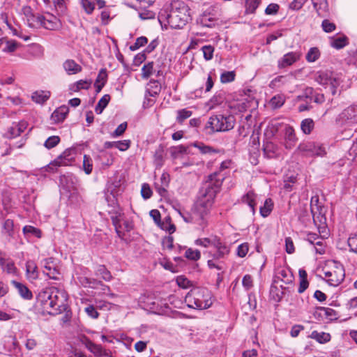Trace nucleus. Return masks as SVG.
<instances>
[{"label": "nucleus", "mask_w": 357, "mask_h": 357, "mask_svg": "<svg viewBox=\"0 0 357 357\" xmlns=\"http://www.w3.org/2000/svg\"><path fill=\"white\" fill-rule=\"evenodd\" d=\"M220 183H205L201 188L197 202L190 213L179 214L187 223L195 224L204 229L208 225V216L211 212Z\"/></svg>", "instance_id": "nucleus-1"}, {"label": "nucleus", "mask_w": 357, "mask_h": 357, "mask_svg": "<svg viewBox=\"0 0 357 357\" xmlns=\"http://www.w3.org/2000/svg\"><path fill=\"white\" fill-rule=\"evenodd\" d=\"M67 300L66 291L56 287L45 288L37 296V302L43 310L52 315L61 314L66 310Z\"/></svg>", "instance_id": "nucleus-2"}, {"label": "nucleus", "mask_w": 357, "mask_h": 357, "mask_svg": "<svg viewBox=\"0 0 357 357\" xmlns=\"http://www.w3.org/2000/svg\"><path fill=\"white\" fill-rule=\"evenodd\" d=\"M187 12L188 7L183 1L172 0L160 10L158 22H187Z\"/></svg>", "instance_id": "nucleus-3"}, {"label": "nucleus", "mask_w": 357, "mask_h": 357, "mask_svg": "<svg viewBox=\"0 0 357 357\" xmlns=\"http://www.w3.org/2000/svg\"><path fill=\"white\" fill-rule=\"evenodd\" d=\"M212 247L215 249L213 253L210 252L211 259L207 261L209 268H215L218 271H224L226 268L225 260L229 256L231 247L224 240L217 235H213Z\"/></svg>", "instance_id": "nucleus-4"}, {"label": "nucleus", "mask_w": 357, "mask_h": 357, "mask_svg": "<svg viewBox=\"0 0 357 357\" xmlns=\"http://www.w3.org/2000/svg\"><path fill=\"white\" fill-rule=\"evenodd\" d=\"M211 291L206 288L192 289L185 297V303L190 308L204 310L212 305Z\"/></svg>", "instance_id": "nucleus-5"}, {"label": "nucleus", "mask_w": 357, "mask_h": 357, "mask_svg": "<svg viewBox=\"0 0 357 357\" xmlns=\"http://www.w3.org/2000/svg\"><path fill=\"white\" fill-rule=\"evenodd\" d=\"M76 182V178L72 175H63L60 177L61 194L68 199L70 204H78L81 200Z\"/></svg>", "instance_id": "nucleus-6"}, {"label": "nucleus", "mask_w": 357, "mask_h": 357, "mask_svg": "<svg viewBox=\"0 0 357 357\" xmlns=\"http://www.w3.org/2000/svg\"><path fill=\"white\" fill-rule=\"evenodd\" d=\"M324 279L333 287L338 286L344 280L345 273L343 266L337 261H333L323 269Z\"/></svg>", "instance_id": "nucleus-7"}, {"label": "nucleus", "mask_w": 357, "mask_h": 357, "mask_svg": "<svg viewBox=\"0 0 357 357\" xmlns=\"http://www.w3.org/2000/svg\"><path fill=\"white\" fill-rule=\"evenodd\" d=\"M235 121L232 115H213L208 119L206 127L211 128L212 132H225L234 128Z\"/></svg>", "instance_id": "nucleus-8"}, {"label": "nucleus", "mask_w": 357, "mask_h": 357, "mask_svg": "<svg viewBox=\"0 0 357 357\" xmlns=\"http://www.w3.org/2000/svg\"><path fill=\"white\" fill-rule=\"evenodd\" d=\"M315 79L320 85L328 88L333 96L337 93V89L342 82L337 74L329 70L318 72Z\"/></svg>", "instance_id": "nucleus-9"}, {"label": "nucleus", "mask_w": 357, "mask_h": 357, "mask_svg": "<svg viewBox=\"0 0 357 357\" xmlns=\"http://www.w3.org/2000/svg\"><path fill=\"white\" fill-rule=\"evenodd\" d=\"M257 106V100L250 96L243 97L229 105V108L235 114L241 113L248 110L255 109Z\"/></svg>", "instance_id": "nucleus-10"}, {"label": "nucleus", "mask_w": 357, "mask_h": 357, "mask_svg": "<svg viewBox=\"0 0 357 357\" xmlns=\"http://www.w3.org/2000/svg\"><path fill=\"white\" fill-rule=\"evenodd\" d=\"M75 162V153L72 149L65 150L62 154L47 165V168L54 172L57 167L71 165Z\"/></svg>", "instance_id": "nucleus-11"}, {"label": "nucleus", "mask_w": 357, "mask_h": 357, "mask_svg": "<svg viewBox=\"0 0 357 357\" xmlns=\"http://www.w3.org/2000/svg\"><path fill=\"white\" fill-rule=\"evenodd\" d=\"M338 121L344 126H353L357 123V104L352 105L344 109L337 119Z\"/></svg>", "instance_id": "nucleus-12"}, {"label": "nucleus", "mask_w": 357, "mask_h": 357, "mask_svg": "<svg viewBox=\"0 0 357 357\" xmlns=\"http://www.w3.org/2000/svg\"><path fill=\"white\" fill-rule=\"evenodd\" d=\"M109 214L118 236L123 238L121 222L125 216L123 209L119 206H114L109 211Z\"/></svg>", "instance_id": "nucleus-13"}, {"label": "nucleus", "mask_w": 357, "mask_h": 357, "mask_svg": "<svg viewBox=\"0 0 357 357\" xmlns=\"http://www.w3.org/2000/svg\"><path fill=\"white\" fill-rule=\"evenodd\" d=\"M294 281V275L289 267L279 266L275 269L274 282H282L284 284L291 285Z\"/></svg>", "instance_id": "nucleus-14"}, {"label": "nucleus", "mask_w": 357, "mask_h": 357, "mask_svg": "<svg viewBox=\"0 0 357 357\" xmlns=\"http://www.w3.org/2000/svg\"><path fill=\"white\" fill-rule=\"evenodd\" d=\"M44 268V273L47 275L50 279L58 280L59 271L57 269L55 259L52 257L47 258L41 261Z\"/></svg>", "instance_id": "nucleus-15"}, {"label": "nucleus", "mask_w": 357, "mask_h": 357, "mask_svg": "<svg viewBox=\"0 0 357 357\" xmlns=\"http://www.w3.org/2000/svg\"><path fill=\"white\" fill-rule=\"evenodd\" d=\"M0 268L2 271L13 276H15L18 273V269L15 266V264L10 258H6L4 254L0 251Z\"/></svg>", "instance_id": "nucleus-16"}, {"label": "nucleus", "mask_w": 357, "mask_h": 357, "mask_svg": "<svg viewBox=\"0 0 357 357\" xmlns=\"http://www.w3.org/2000/svg\"><path fill=\"white\" fill-rule=\"evenodd\" d=\"M295 81V77L292 75H280L276 77L270 83V87L272 89L284 87L289 89V85Z\"/></svg>", "instance_id": "nucleus-17"}, {"label": "nucleus", "mask_w": 357, "mask_h": 357, "mask_svg": "<svg viewBox=\"0 0 357 357\" xmlns=\"http://www.w3.org/2000/svg\"><path fill=\"white\" fill-rule=\"evenodd\" d=\"M298 141L296 136L295 130L292 126H287L284 128V146L287 149H293Z\"/></svg>", "instance_id": "nucleus-18"}, {"label": "nucleus", "mask_w": 357, "mask_h": 357, "mask_svg": "<svg viewBox=\"0 0 357 357\" xmlns=\"http://www.w3.org/2000/svg\"><path fill=\"white\" fill-rule=\"evenodd\" d=\"M169 174L167 172H163L160 176V181L155 183L156 191L161 197H165L167 195V188L169 186Z\"/></svg>", "instance_id": "nucleus-19"}, {"label": "nucleus", "mask_w": 357, "mask_h": 357, "mask_svg": "<svg viewBox=\"0 0 357 357\" xmlns=\"http://www.w3.org/2000/svg\"><path fill=\"white\" fill-rule=\"evenodd\" d=\"M231 165L230 160H225L222 162L220 166V171L218 173H215L209 176L210 180L207 181L206 183H216L218 181L220 183V185H222V182L225 178V174L222 173L225 169L229 168Z\"/></svg>", "instance_id": "nucleus-20"}, {"label": "nucleus", "mask_w": 357, "mask_h": 357, "mask_svg": "<svg viewBox=\"0 0 357 357\" xmlns=\"http://www.w3.org/2000/svg\"><path fill=\"white\" fill-rule=\"evenodd\" d=\"M26 277L30 282H33L38 278L39 272L38 266L34 261L28 260L26 262Z\"/></svg>", "instance_id": "nucleus-21"}, {"label": "nucleus", "mask_w": 357, "mask_h": 357, "mask_svg": "<svg viewBox=\"0 0 357 357\" xmlns=\"http://www.w3.org/2000/svg\"><path fill=\"white\" fill-rule=\"evenodd\" d=\"M298 149L301 151L311 152L312 155L319 156H323L326 154L325 149L323 147L320 146H316L314 143L312 142L300 144Z\"/></svg>", "instance_id": "nucleus-22"}, {"label": "nucleus", "mask_w": 357, "mask_h": 357, "mask_svg": "<svg viewBox=\"0 0 357 357\" xmlns=\"http://www.w3.org/2000/svg\"><path fill=\"white\" fill-rule=\"evenodd\" d=\"M221 15V10L217 6H211L207 8L203 15L202 21L213 22L218 21Z\"/></svg>", "instance_id": "nucleus-23"}, {"label": "nucleus", "mask_w": 357, "mask_h": 357, "mask_svg": "<svg viewBox=\"0 0 357 357\" xmlns=\"http://www.w3.org/2000/svg\"><path fill=\"white\" fill-rule=\"evenodd\" d=\"M300 54L298 52H289L283 56L279 61L278 66L280 68H285L292 65L300 59Z\"/></svg>", "instance_id": "nucleus-24"}, {"label": "nucleus", "mask_w": 357, "mask_h": 357, "mask_svg": "<svg viewBox=\"0 0 357 357\" xmlns=\"http://www.w3.org/2000/svg\"><path fill=\"white\" fill-rule=\"evenodd\" d=\"M11 283L22 298L31 300L33 298L32 292L25 284L15 280H12Z\"/></svg>", "instance_id": "nucleus-25"}, {"label": "nucleus", "mask_w": 357, "mask_h": 357, "mask_svg": "<svg viewBox=\"0 0 357 357\" xmlns=\"http://www.w3.org/2000/svg\"><path fill=\"white\" fill-rule=\"evenodd\" d=\"M63 67L69 75H75L82 71V66L73 59H68L63 63Z\"/></svg>", "instance_id": "nucleus-26"}, {"label": "nucleus", "mask_w": 357, "mask_h": 357, "mask_svg": "<svg viewBox=\"0 0 357 357\" xmlns=\"http://www.w3.org/2000/svg\"><path fill=\"white\" fill-rule=\"evenodd\" d=\"M6 27L8 30L10 31V33L12 35L17 36L18 38H20L24 40H28L30 38V36L29 35H27L22 31L20 24L8 23L6 24Z\"/></svg>", "instance_id": "nucleus-27"}, {"label": "nucleus", "mask_w": 357, "mask_h": 357, "mask_svg": "<svg viewBox=\"0 0 357 357\" xmlns=\"http://www.w3.org/2000/svg\"><path fill=\"white\" fill-rule=\"evenodd\" d=\"M264 153L268 158H275L279 155L278 146L271 142H268L264 146Z\"/></svg>", "instance_id": "nucleus-28"}, {"label": "nucleus", "mask_w": 357, "mask_h": 357, "mask_svg": "<svg viewBox=\"0 0 357 357\" xmlns=\"http://www.w3.org/2000/svg\"><path fill=\"white\" fill-rule=\"evenodd\" d=\"M160 90L161 86L160 83L156 80H151L146 87L145 98L148 96L155 97L160 93Z\"/></svg>", "instance_id": "nucleus-29"}, {"label": "nucleus", "mask_w": 357, "mask_h": 357, "mask_svg": "<svg viewBox=\"0 0 357 357\" xmlns=\"http://www.w3.org/2000/svg\"><path fill=\"white\" fill-rule=\"evenodd\" d=\"M126 4L130 8L139 7L141 9H146L151 6L155 0H125Z\"/></svg>", "instance_id": "nucleus-30"}, {"label": "nucleus", "mask_w": 357, "mask_h": 357, "mask_svg": "<svg viewBox=\"0 0 357 357\" xmlns=\"http://www.w3.org/2000/svg\"><path fill=\"white\" fill-rule=\"evenodd\" d=\"M68 113V108L66 106L57 108L52 114L51 119L55 123L62 122Z\"/></svg>", "instance_id": "nucleus-31"}, {"label": "nucleus", "mask_w": 357, "mask_h": 357, "mask_svg": "<svg viewBox=\"0 0 357 357\" xmlns=\"http://www.w3.org/2000/svg\"><path fill=\"white\" fill-rule=\"evenodd\" d=\"M224 100L223 95L221 93H217L206 103V107L208 110L213 109L222 105Z\"/></svg>", "instance_id": "nucleus-32"}, {"label": "nucleus", "mask_w": 357, "mask_h": 357, "mask_svg": "<svg viewBox=\"0 0 357 357\" xmlns=\"http://www.w3.org/2000/svg\"><path fill=\"white\" fill-rule=\"evenodd\" d=\"M50 97V92L48 91H38L33 93L32 99L37 103L43 104Z\"/></svg>", "instance_id": "nucleus-33"}, {"label": "nucleus", "mask_w": 357, "mask_h": 357, "mask_svg": "<svg viewBox=\"0 0 357 357\" xmlns=\"http://www.w3.org/2000/svg\"><path fill=\"white\" fill-rule=\"evenodd\" d=\"M348 38L345 36L333 38L331 41V45L336 50L344 47L348 45Z\"/></svg>", "instance_id": "nucleus-34"}, {"label": "nucleus", "mask_w": 357, "mask_h": 357, "mask_svg": "<svg viewBox=\"0 0 357 357\" xmlns=\"http://www.w3.org/2000/svg\"><path fill=\"white\" fill-rule=\"evenodd\" d=\"M257 195L252 191L248 192L243 197V201L247 204L253 214L255 213V206Z\"/></svg>", "instance_id": "nucleus-35"}, {"label": "nucleus", "mask_w": 357, "mask_h": 357, "mask_svg": "<svg viewBox=\"0 0 357 357\" xmlns=\"http://www.w3.org/2000/svg\"><path fill=\"white\" fill-rule=\"evenodd\" d=\"M86 347L89 350L97 356H102L105 355V350L101 345L96 344L91 340H87L86 342Z\"/></svg>", "instance_id": "nucleus-36"}, {"label": "nucleus", "mask_w": 357, "mask_h": 357, "mask_svg": "<svg viewBox=\"0 0 357 357\" xmlns=\"http://www.w3.org/2000/svg\"><path fill=\"white\" fill-rule=\"evenodd\" d=\"M314 128V122L312 119H303L301 123V129L305 135H310Z\"/></svg>", "instance_id": "nucleus-37"}, {"label": "nucleus", "mask_w": 357, "mask_h": 357, "mask_svg": "<svg viewBox=\"0 0 357 357\" xmlns=\"http://www.w3.org/2000/svg\"><path fill=\"white\" fill-rule=\"evenodd\" d=\"M273 208V202L271 199H266L263 206L259 208L260 214L262 217L266 218L270 215Z\"/></svg>", "instance_id": "nucleus-38"}, {"label": "nucleus", "mask_w": 357, "mask_h": 357, "mask_svg": "<svg viewBox=\"0 0 357 357\" xmlns=\"http://www.w3.org/2000/svg\"><path fill=\"white\" fill-rule=\"evenodd\" d=\"M110 101V96L108 94L104 95L98 101L97 105L95 107V111L98 114H100L104 109L107 106Z\"/></svg>", "instance_id": "nucleus-39"}, {"label": "nucleus", "mask_w": 357, "mask_h": 357, "mask_svg": "<svg viewBox=\"0 0 357 357\" xmlns=\"http://www.w3.org/2000/svg\"><path fill=\"white\" fill-rule=\"evenodd\" d=\"M311 337L319 343H326L331 340L330 334L324 332L319 333L317 331H313Z\"/></svg>", "instance_id": "nucleus-40"}, {"label": "nucleus", "mask_w": 357, "mask_h": 357, "mask_svg": "<svg viewBox=\"0 0 357 357\" xmlns=\"http://www.w3.org/2000/svg\"><path fill=\"white\" fill-rule=\"evenodd\" d=\"M162 230L168 231L169 234H172L175 231L176 227L171 222L169 217H166L162 222L158 225Z\"/></svg>", "instance_id": "nucleus-41"}, {"label": "nucleus", "mask_w": 357, "mask_h": 357, "mask_svg": "<svg viewBox=\"0 0 357 357\" xmlns=\"http://www.w3.org/2000/svg\"><path fill=\"white\" fill-rule=\"evenodd\" d=\"M319 312L320 314L325 316L328 320H334L337 318V313L332 308L321 307Z\"/></svg>", "instance_id": "nucleus-42"}, {"label": "nucleus", "mask_w": 357, "mask_h": 357, "mask_svg": "<svg viewBox=\"0 0 357 357\" xmlns=\"http://www.w3.org/2000/svg\"><path fill=\"white\" fill-rule=\"evenodd\" d=\"M185 257L192 261H198L201 258V252L199 250L188 248L185 252Z\"/></svg>", "instance_id": "nucleus-43"}, {"label": "nucleus", "mask_w": 357, "mask_h": 357, "mask_svg": "<svg viewBox=\"0 0 357 357\" xmlns=\"http://www.w3.org/2000/svg\"><path fill=\"white\" fill-rule=\"evenodd\" d=\"M82 168L84 172L88 175L93 171V160L88 155H84L83 157Z\"/></svg>", "instance_id": "nucleus-44"}, {"label": "nucleus", "mask_w": 357, "mask_h": 357, "mask_svg": "<svg viewBox=\"0 0 357 357\" xmlns=\"http://www.w3.org/2000/svg\"><path fill=\"white\" fill-rule=\"evenodd\" d=\"M284 101L285 98L283 96L276 95L271 99L269 104L272 108L278 109L284 105Z\"/></svg>", "instance_id": "nucleus-45"}, {"label": "nucleus", "mask_w": 357, "mask_h": 357, "mask_svg": "<svg viewBox=\"0 0 357 357\" xmlns=\"http://www.w3.org/2000/svg\"><path fill=\"white\" fill-rule=\"evenodd\" d=\"M96 275L100 276L105 281H110L112 278L111 273L105 268V266L100 265L96 270Z\"/></svg>", "instance_id": "nucleus-46"}, {"label": "nucleus", "mask_w": 357, "mask_h": 357, "mask_svg": "<svg viewBox=\"0 0 357 357\" xmlns=\"http://www.w3.org/2000/svg\"><path fill=\"white\" fill-rule=\"evenodd\" d=\"M319 202V199L317 197H312L311 199V212L313 215L314 220H315L317 214H321L322 213V208L318 206L317 203Z\"/></svg>", "instance_id": "nucleus-47"}, {"label": "nucleus", "mask_w": 357, "mask_h": 357, "mask_svg": "<svg viewBox=\"0 0 357 357\" xmlns=\"http://www.w3.org/2000/svg\"><path fill=\"white\" fill-rule=\"evenodd\" d=\"M67 0H52L54 6L59 15H63L67 9Z\"/></svg>", "instance_id": "nucleus-48"}, {"label": "nucleus", "mask_w": 357, "mask_h": 357, "mask_svg": "<svg viewBox=\"0 0 357 357\" xmlns=\"http://www.w3.org/2000/svg\"><path fill=\"white\" fill-rule=\"evenodd\" d=\"M176 121L179 123H182L185 119L190 118L192 112L187 109H182L177 111Z\"/></svg>", "instance_id": "nucleus-49"}, {"label": "nucleus", "mask_w": 357, "mask_h": 357, "mask_svg": "<svg viewBox=\"0 0 357 357\" xmlns=\"http://www.w3.org/2000/svg\"><path fill=\"white\" fill-rule=\"evenodd\" d=\"M320 56V52L317 47H311L306 54V59L308 62H314Z\"/></svg>", "instance_id": "nucleus-50"}, {"label": "nucleus", "mask_w": 357, "mask_h": 357, "mask_svg": "<svg viewBox=\"0 0 357 357\" xmlns=\"http://www.w3.org/2000/svg\"><path fill=\"white\" fill-rule=\"evenodd\" d=\"M78 282L84 287L95 288V284L97 283L96 280H91L89 278L84 275L77 276Z\"/></svg>", "instance_id": "nucleus-51"}, {"label": "nucleus", "mask_w": 357, "mask_h": 357, "mask_svg": "<svg viewBox=\"0 0 357 357\" xmlns=\"http://www.w3.org/2000/svg\"><path fill=\"white\" fill-rule=\"evenodd\" d=\"M349 251L357 254V232L352 234L347 239Z\"/></svg>", "instance_id": "nucleus-52"}, {"label": "nucleus", "mask_w": 357, "mask_h": 357, "mask_svg": "<svg viewBox=\"0 0 357 357\" xmlns=\"http://www.w3.org/2000/svg\"><path fill=\"white\" fill-rule=\"evenodd\" d=\"M259 0H245V13H253L259 6Z\"/></svg>", "instance_id": "nucleus-53"}, {"label": "nucleus", "mask_w": 357, "mask_h": 357, "mask_svg": "<svg viewBox=\"0 0 357 357\" xmlns=\"http://www.w3.org/2000/svg\"><path fill=\"white\" fill-rule=\"evenodd\" d=\"M213 241V236H211L209 238H199L195 241V244L196 245L206 248L209 246H212Z\"/></svg>", "instance_id": "nucleus-54"}, {"label": "nucleus", "mask_w": 357, "mask_h": 357, "mask_svg": "<svg viewBox=\"0 0 357 357\" xmlns=\"http://www.w3.org/2000/svg\"><path fill=\"white\" fill-rule=\"evenodd\" d=\"M60 142V137L56 135L49 137L44 143V146L47 149L55 147Z\"/></svg>", "instance_id": "nucleus-55"}, {"label": "nucleus", "mask_w": 357, "mask_h": 357, "mask_svg": "<svg viewBox=\"0 0 357 357\" xmlns=\"http://www.w3.org/2000/svg\"><path fill=\"white\" fill-rule=\"evenodd\" d=\"M96 306L89 305L84 308V312L88 317L93 319H96L99 317V312L97 310Z\"/></svg>", "instance_id": "nucleus-56"}, {"label": "nucleus", "mask_w": 357, "mask_h": 357, "mask_svg": "<svg viewBox=\"0 0 357 357\" xmlns=\"http://www.w3.org/2000/svg\"><path fill=\"white\" fill-rule=\"evenodd\" d=\"M204 58L206 61H210L213 57L214 47L212 45H204L202 47Z\"/></svg>", "instance_id": "nucleus-57"}, {"label": "nucleus", "mask_w": 357, "mask_h": 357, "mask_svg": "<svg viewBox=\"0 0 357 357\" xmlns=\"http://www.w3.org/2000/svg\"><path fill=\"white\" fill-rule=\"evenodd\" d=\"M153 73V62H149L142 68L143 78L147 79Z\"/></svg>", "instance_id": "nucleus-58"}, {"label": "nucleus", "mask_w": 357, "mask_h": 357, "mask_svg": "<svg viewBox=\"0 0 357 357\" xmlns=\"http://www.w3.org/2000/svg\"><path fill=\"white\" fill-rule=\"evenodd\" d=\"M91 82L88 80L80 79L75 83L72 90L74 91H78L81 89H87L89 88Z\"/></svg>", "instance_id": "nucleus-59"}, {"label": "nucleus", "mask_w": 357, "mask_h": 357, "mask_svg": "<svg viewBox=\"0 0 357 357\" xmlns=\"http://www.w3.org/2000/svg\"><path fill=\"white\" fill-rule=\"evenodd\" d=\"M236 74L234 71H225L220 75L222 83H229L234 80Z\"/></svg>", "instance_id": "nucleus-60"}, {"label": "nucleus", "mask_w": 357, "mask_h": 357, "mask_svg": "<svg viewBox=\"0 0 357 357\" xmlns=\"http://www.w3.org/2000/svg\"><path fill=\"white\" fill-rule=\"evenodd\" d=\"M176 283L177 284L183 288V289H187L192 285V282L190 280H189L186 277L183 275H179L176 278Z\"/></svg>", "instance_id": "nucleus-61"}, {"label": "nucleus", "mask_w": 357, "mask_h": 357, "mask_svg": "<svg viewBox=\"0 0 357 357\" xmlns=\"http://www.w3.org/2000/svg\"><path fill=\"white\" fill-rule=\"evenodd\" d=\"M148 42V39L144 36H141L137 38L135 43L130 45V50L131 51H135L138 50L139 47L146 45Z\"/></svg>", "instance_id": "nucleus-62"}, {"label": "nucleus", "mask_w": 357, "mask_h": 357, "mask_svg": "<svg viewBox=\"0 0 357 357\" xmlns=\"http://www.w3.org/2000/svg\"><path fill=\"white\" fill-rule=\"evenodd\" d=\"M249 250V245L247 243H243L239 245L236 249V255L239 257H244L246 256Z\"/></svg>", "instance_id": "nucleus-63"}, {"label": "nucleus", "mask_w": 357, "mask_h": 357, "mask_svg": "<svg viewBox=\"0 0 357 357\" xmlns=\"http://www.w3.org/2000/svg\"><path fill=\"white\" fill-rule=\"evenodd\" d=\"M127 128V123L123 122L121 123L116 130L111 133V137L113 138L121 136Z\"/></svg>", "instance_id": "nucleus-64"}]
</instances>
